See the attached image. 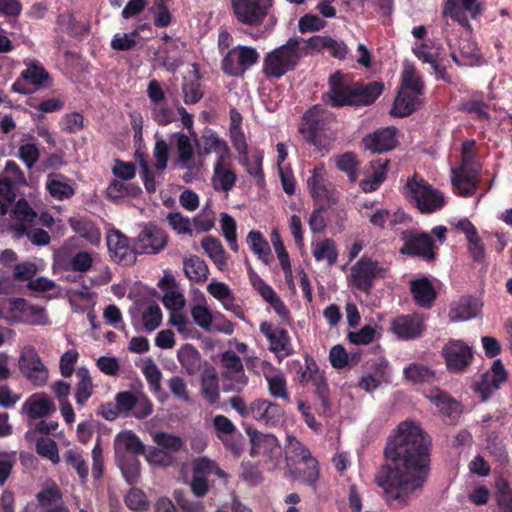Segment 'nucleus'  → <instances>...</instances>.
<instances>
[{"label":"nucleus","mask_w":512,"mask_h":512,"mask_svg":"<svg viewBox=\"0 0 512 512\" xmlns=\"http://www.w3.org/2000/svg\"><path fill=\"white\" fill-rule=\"evenodd\" d=\"M507 379V372L501 362L497 359L493 362L490 370L486 371L481 379L475 384V391L483 401H486L501 384Z\"/></svg>","instance_id":"obj_15"},{"label":"nucleus","mask_w":512,"mask_h":512,"mask_svg":"<svg viewBox=\"0 0 512 512\" xmlns=\"http://www.w3.org/2000/svg\"><path fill=\"white\" fill-rule=\"evenodd\" d=\"M481 310V303L471 297H462L452 303L449 319L452 322L467 321L476 317Z\"/></svg>","instance_id":"obj_29"},{"label":"nucleus","mask_w":512,"mask_h":512,"mask_svg":"<svg viewBox=\"0 0 512 512\" xmlns=\"http://www.w3.org/2000/svg\"><path fill=\"white\" fill-rule=\"evenodd\" d=\"M420 105V96L407 93L405 90H399L390 114L396 117H405L410 115Z\"/></svg>","instance_id":"obj_38"},{"label":"nucleus","mask_w":512,"mask_h":512,"mask_svg":"<svg viewBox=\"0 0 512 512\" xmlns=\"http://www.w3.org/2000/svg\"><path fill=\"white\" fill-rule=\"evenodd\" d=\"M259 53L251 46L238 45L225 52L221 65L225 74L233 77L244 73L259 60Z\"/></svg>","instance_id":"obj_8"},{"label":"nucleus","mask_w":512,"mask_h":512,"mask_svg":"<svg viewBox=\"0 0 512 512\" xmlns=\"http://www.w3.org/2000/svg\"><path fill=\"white\" fill-rule=\"evenodd\" d=\"M78 382L75 389V400L80 406L84 405L93 393V383L86 367H79L76 371Z\"/></svg>","instance_id":"obj_47"},{"label":"nucleus","mask_w":512,"mask_h":512,"mask_svg":"<svg viewBox=\"0 0 512 512\" xmlns=\"http://www.w3.org/2000/svg\"><path fill=\"white\" fill-rule=\"evenodd\" d=\"M220 226L222 230V234L229 244L231 250L237 252L239 249V245L237 242V225L236 221L227 213L221 214Z\"/></svg>","instance_id":"obj_60"},{"label":"nucleus","mask_w":512,"mask_h":512,"mask_svg":"<svg viewBox=\"0 0 512 512\" xmlns=\"http://www.w3.org/2000/svg\"><path fill=\"white\" fill-rule=\"evenodd\" d=\"M404 194L421 213H433L445 204L444 195L418 175L407 180Z\"/></svg>","instance_id":"obj_6"},{"label":"nucleus","mask_w":512,"mask_h":512,"mask_svg":"<svg viewBox=\"0 0 512 512\" xmlns=\"http://www.w3.org/2000/svg\"><path fill=\"white\" fill-rule=\"evenodd\" d=\"M191 316L197 326L204 330H211L213 325V314L206 304H197L191 308Z\"/></svg>","instance_id":"obj_64"},{"label":"nucleus","mask_w":512,"mask_h":512,"mask_svg":"<svg viewBox=\"0 0 512 512\" xmlns=\"http://www.w3.org/2000/svg\"><path fill=\"white\" fill-rule=\"evenodd\" d=\"M201 246L220 271H224L227 268V255L220 240L207 236L202 239Z\"/></svg>","instance_id":"obj_39"},{"label":"nucleus","mask_w":512,"mask_h":512,"mask_svg":"<svg viewBox=\"0 0 512 512\" xmlns=\"http://www.w3.org/2000/svg\"><path fill=\"white\" fill-rule=\"evenodd\" d=\"M388 164V160L381 159H377L370 163V167L372 169L371 175L360 182V187L364 192L375 191L385 180Z\"/></svg>","instance_id":"obj_43"},{"label":"nucleus","mask_w":512,"mask_h":512,"mask_svg":"<svg viewBox=\"0 0 512 512\" xmlns=\"http://www.w3.org/2000/svg\"><path fill=\"white\" fill-rule=\"evenodd\" d=\"M114 451L116 460L132 458L144 452V445L135 433L126 430L116 435Z\"/></svg>","instance_id":"obj_23"},{"label":"nucleus","mask_w":512,"mask_h":512,"mask_svg":"<svg viewBox=\"0 0 512 512\" xmlns=\"http://www.w3.org/2000/svg\"><path fill=\"white\" fill-rule=\"evenodd\" d=\"M215 474L219 478L227 481V474L220 469L214 461L207 458H199L193 463V476L207 479L209 475Z\"/></svg>","instance_id":"obj_56"},{"label":"nucleus","mask_w":512,"mask_h":512,"mask_svg":"<svg viewBox=\"0 0 512 512\" xmlns=\"http://www.w3.org/2000/svg\"><path fill=\"white\" fill-rule=\"evenodd\" d=\"M45 186L51 197L56 200L69 199L75 193L74 188L61 176L49 175Z\"/></svg>","instance_id":"obj_49"},{"label":"nucleus","mask_w":512,"mask_h":512,"mask_svg":"<svg viewBox=\"0 0 512 512\" xmlns=\"http://www.w3.org/2000/svg\"><path fill=\"white\" fill-rule=\"evenodd\" d=\"M431 440L413 421L401 422L388 441L385 455L391 461L386 474L377 478L386 501L393 507L407 505L425 482Z\"/></svg>","instance_id":"obj_1"},{"label":"nucleus","mask_w":512,"mask_h":512,"mask_svg":"<svg viewBox=\"0 0 512 512\" xmlns=\"http://www.w3.org/2000/svg\"><path fill=\"white\" fill-rule=\"evenodd\" d=\"M391 330L399 339H413L422 334L424 319L419 314L401 315L392 320Z\"/></svg>","instance_id":"obj_21"},{"label":"nucleus","mask_w":512,"mask_h":512,"mask_svg":"<svg viewBox=\"0 0 512 512\" xmlns=\"http://www.w3.org/2000/svg\"><path fill=\"white\" fill-rule=\"evenodd\" d=\"M202 141L205 154L214 153L217 156L216 160H225L231 157L227 143L216 134H206L202 137Z\"/></svg>","instance_id":"obj_53"},{"label":"nucleus","mask_w":512,"mask_h":512,"mask_svg":"<svg viewBox=\"0 0 512 512\" xmlns=\"http://www.w3.org/2000/svg\"><path fill=\"white\" fill-rule=\"evenodd\" d=\"M107 196L111 199H120L124 197H136L141 194V188L132 183H126L122 179L113 180L107 187Z\"/></svg>","instance_id":"obj_51"},{"label":"nucleus","mask_w":512,"mask_h":512,"mask_svg":"<svg viewBox=\"0 0 512 512\" xmlns=\"http://www.w3.org/2000/svg\"><path fill=\"white\" fill-rule=\"evenodd\" d=\"M400 90H405V92L417 96L422 95L423 83L421 79L416 75L413 66H405L402 74V85Z\"/></svg>","instance_id":"obj_57"},{"label":"nucleus","mask_w":512,"mask_h":512,"mask_svg":"<svg viewBox=\"0 0 512 512\" xmlns=\"http://www.w3.org/2000/svg\"><path fill=\"white\" fill-rule=\"evenodd\" d=\"M404 245L400 249L402 254H409L420 256L426 260H433L435 258L436 246L427 233H404Z\"/></svg>","instance_id":"obj_18"},{"label":"nucleus","mask_w":512,"mask_h":512,"mask_svg":"<svg viewBox=\"0 0 512 512\" xmlns=\"http://www.w3.org/2000/svg\"><path fill=\"white\" fill-rule=\"evenodd\" d=\"M426 397L444 415L456 417L461 413L460 404L439 389L431 390Z\"/></svg>","instance_id":"obj_36"},{"label":"nucleus","mask_w":512,"mask_h":512,"mask_svg":"<svg viewBox=\"0 0 512 512\" xmlns=\"http://www.w3.org/2000/svg\"><path fill=\"white\" fill-rule=\"evenodd\" d=\"M141 370L150 386V389L154 392H159L161 390L162 374L155 362L152 359H147L144 361Z\"/></svg>","instance_id":"obj_63"},{"label":"nucleus","mask_w":512,"mask_h":512,"mask_svg":"<svg viewBox=\"0 0 512 512\" xmlns=\"http://www.w3.org/2000/svg\"><path fill=\"white\" fill-rule=\"evenodd\" d=\"M26 69L21 72V77L36 87L44 86L49 74L44 67L35 60L25 61Z\"/></svg>","instance_id":"obj_52"},{"label":"nucleus","mask_w":512,"mask_h":512,"mask_svg":"<svg viewBox=\"0 0 512 512\" xmlns=\"http://www.w3.org/2000/svg\"><path fill=\"white\" fill-rule=\"evenodd\" d=\"M406 220V215L401 210L390 211L387 209H377L371 216L370 222L374 226L381 228H394L399 224H403Z\"/></svg>","instance_id":"obj_45"},{"label":"nucleus","mask_w":512,"mask_h":512,"mask_svg":"<svg viewBox=\"0 0 512 512\" xmlns=\"http://www.w3.org/2000/svg\"><path fill=\"white\" fill-rule=\"evenodd\" d=\"M107 247L111 257L124 264L135 260L134 250L129 244V239L118 230H111L107 235Z\"/></svg>","instance_id":"obj_24"},{"label":"nucleus","mask_w":512,"mask_h":512,"mask_svg":"<svg viewBox=\"0 0 512 512\" xmlns=\"http://www.w3.org/2000/svg\"><path fill=\"white\" fill-rule=\"evenodd\" d=\"M177 359L188 374H194L200 365V354L192 344L183 345L177 352Z\"/></svg>","instance_id":"obj_50"},{"label":"nucleus","mask_w":512,"mask_h":512,"mask_svg":"<svg viewBox=\"0 0 512 512\" xmlns=\"http://www.w3.org/2000/svg\"><path fill=\"white\" fill-rule=\"evenodd\" d=\"M482 13V5L478 0H447L444 7L445 16L457 21L462 26H469L467 14L476 19Z\"/></svg>","instance_id":"obj_16"},{"label":"nucleus","mask_w":512,"mask_h":512,"mask_svg":"<svg viewBox=\"0 0 512 512\" xmlns=\"http://www.w3.org/2000/svg\"><path fill=\"white\" fill-rule=\"evenodd\" d=\"M68 302L75 312H84L92 309L96 304L97 294L83 285L80 288H70L66 293Z\"/></svg>","instance_id":"obj_30"},{"label":"nucleus","mask_w":512,"mask_h":512,"mask_svg":"<svg viewBox=\"0 0 512 512\" xmlns=\"http://www.w3.org/2000/svg\"><path fill=\"white\" fill-rule=\"evenodd\" d=\"M143 328L147 332L156 330L162 323V311L157 304H143L141 310Z\"/></svg>","instance_id":"obj_55"},{"label":"nucleus","mask_w":512,"mask_h":512,"mask_svg":"<svg viewBox=\"0 0 512 512\" xmlns=\"http://www.w3.org/2000/svg\"><path fill=\"white\" fill-rule=\"evenodd\" d=\"M285 460L290 474L298 480L314 485L319 478L318 461L311 451L293 435H287Z\"/></svg>","instance_id":"obj_3"},{"label":"nucleus","mask_w":512,"mask_h":512,"mask_svg":"<svg viewBox=\"0 0 512 512\" xmlns=\"http://www.w3.org/2000/svg\"><path fill=\"white\" fill-rule=\"evenodd\" d=\"M18 367L22 375L34 386H44L49 378L47 367L33 345H24L20 350Z\"/></svg>","instance_id":"obj_7"},{"label":"nucleus","mask_w":512,"mask_h":512,"mask_svg":"<svg viewBox=\"0 0 512 512\" xmlns=\"http://www.w3.org/2000/svg\"><path fill=\"white\" fill-rule=\"evenodd\" d=\"M442 356L450 372L464 371L473 359L470 346L462 340H449L442 348Z\"/></svg>","instance_id":"obj_13"},{"label":"nucleus","mask_w":512,"mask_h":512,"mask_svg":"<svg viewBox=\"0 0 512 512\" xmlns=\"http://www.w3.org/2000/svg\"><path fill=\"white\" fill-rule=\"evenodd\" d=\"M70 225L74 232L79 234L80 237L87 240L91 245H98L101 239L100 230L89 219H71Z\"/></svg>","instance_id":"obj_48"},{"label":"nucleus","mask_w":512,"mask_h":512,"mask_svg":"<svg viewBox=\"0 0 512 512\" xmlns=\"http://www.w3.org/2000/svg\"><path fill=\"white\" fill-rule=\"evenodd\" d=\"M116 463L129 484L138 481L140 477V462L137 457L117 459Z\"/></svg>","instance_id":"obj_61"},{"label":"nucleus","mask_w":512,"mask_h":512,"mask_svg":"<svg viewBox=\"0 0 512 512\" xmlns=\"http://www.w3.org/2000/svg\"><path fill=\"white\" fill-rule=\"evenodd\" d=\"M159 287L164 292L162 302L165 308L170 313L180 312L184 308L186 300L174 276L171 274L164 275L159 281Z\"/></svg>","instance_id":"obj_20"},{"label":"nucleus","mask_w":512,"mask_h":512,"mask_svg":"<svg viewBox=\"0 0 512 512\" xmlns=\"http://www.w3.org/2000/svg\"><path fill=\"white\" fill-rule=\"evenodd\" d=\"M22 411L29 419H41L55 413L56 406L46 393L38 392L25 400Z\"/></svg>","instance_id":"obj_22"},{"label":"nucleus","mask_w":512,"mask_h":512,"mask_svg":"<svg viewBox=\"0 0 512 512\" xmlns=\"http://www.w3.org/2000/svg\"><path fill=\"white\" fill-rule=\"evenodd\" d=\"M185 276L193 283L202 284L209 276L206 262L197 255H189L182 261Z\"/></svg>","instance_id":"obj_31"},{"label":"nucleus","mask_w":512,"mask_h":512,"mask_svg":"<svg viewBox=\"0 0 512 512\" xmlns=\"http://www.w3.org/2000/svg\"><path fill=\"white\" fill-rule=\"evenodd\" d=\"M386 269L378 262L367 257H362L350 269L348 276L349 285L363 292H369L376 277H384Z\"/></svg>","instance_id":"obj_10"},{"label":"nucleus","mask_w":512,"mask_h":512,"mask_svg":"<svg viewBox=\"0 0 512 512\" xmlns=\"http://www.w3.org/2000/svg\"><path fill=\"white\" fill-rule=\"evenodd\" d=\"M236 179V174L232 169L231 157L215 161L211 182L216 191L228 193L235 186Z\"/></svg>","instance_id":"obj_27"},{"label":"nucleus","mask_w":512,"mask_h":512,"mask_svg":"<svg viewBox=\"0 0 512 512\" xmlns=\"http://www.w3.org/2000/svg\"><path fill=\"white\" fill-rule=\"evenodd\" d=\"M220 361L223 367V376L234 381L232 388L241 389L244 387L247 383V377L244 374L240 357L233 351H226L222 353Z\"/></svg>","instance_id":"obj_25"},{"label":"nucleus","mask_w":512,"mask_h":512,"mask_svg":"<svg viewBox=\"0 0 512 512\" xmlns=\"http://www.w3.org/2000/svg\"><path fill=\"white\" fill-rule=\"evenodd\" d=\"M237 20L248 26L262 24L272 6V0H231Z\"/></svg>","instance_id":"obj_11"},{"label":"nucleus","mask_w":512,"mask_h":512,"mask_svg":"<svg viewBox=\"0 0 512 512\" xmlns=\"http://www.w3.org/2000/svg\"><path fill=\"white\" fill-rule=\"evenodd\" d=\"M312 255L317 262L326 261L329 266L334 265L338 258V251L333 240L324 238L312 242Z\"/></svg>","instance_id":"obj_42"},{"label":"nucleus","mask_w":512,"mask_h":512,"mask_svg":"<svg viewBox=\"0 0 512 512\" xmlns=\"http://www.w3.org/2000/svg\"><path fill=\"white\" fill-rule=\"evenodd\" d=\"M246 242L253 253L265 265H268L272 261L273 257L269 243L259 231H250L247 235Z\"/></svg>","instance_id":"obj_44"},{"label":"nucleus","mask_w":512,"mask_h":512,"mask_svg":"<svg viewBox=\"0 0 512 512\" xmlns=\"http://www.w3.org/2000/svg\"><path fill=\"white\" fill-rule=\"evenodd\" d=\"M334 163L340 171L347 174L351 181H355L357 179V167L359 163L354 153L346 152L344 154L337 155L334 157Z\"/></svg>","instance_id":"obj_59"},{"label":"nucleus","mask_w":512,"mask_h":512,"mask_svg":"<svg viewBox=\"0 0 512 512\" xmlns=\"http://www.w3.org/2000/svg\"><path fill=\"white\" fill-rule=\"evenodd\" d=\"M63 459L65 463L73 468L77 475L79 476L82 482H85L88 478V465L85 461L82 452L77 448L68 449L64 455Z\"/></svg>","instance_id":"obj_54"},{"label":"nucleus","mask_w":512,"mask_h":512,"mask_svg":"<svg viewBox=\"0 0 512 512\" xmlns=\"http://www.w3.org/2000/svg\"><path fill=\"white\" fill-rule=\"evenodd\" d=\"M426 397L444 415L456 417L461 413L460 404L439 389L431 390Z\"/></svg>","instance_id":"obj_35"},{"label":"nucleus","mask_w":512,"mask_h":512,"mask_svg":"<svg viewBox=\"0 0 512 512\" xmlns=\"http://www.w3.org/2000/svg\"><path fill=\"white\" fill-rule=\"evenodd\" d=\"M405 377L414 382H429L434 379V373L423 364L413 363L404 369Z\"/></svg>","instance_id":"obj_62"},{"label":"nucleus","mask_w":512,"mask_h":512,"mask_svg":"<svg viewBox=\"0 0 512 512\" xmlns=\"http://www.w3.org/2000/svg\"><path fill=\"white\" fill-rule=\"evenodd\" d=\"M410 290L415 301L422 307H430L436 297L434 287L427 278L412 280Z\"/></svg>","instance_id":"obj_40"},{"label":"nucleus","mask_w":512,"mask_h":512,"mask_svg":"<svg viewBox=\"0 0 512 512\" xmlns=\"http://www.w3.org/2000/svg\"><path fill=\"white\" fill-rule=\"evenodd\" d=\"M11 217L19 221V224L12 225L18 236L26 233L24 223L31 224L37 217V213L29 206L25 199H19L11 208Z\"/></svg>","instance_id":"obj_33"},{"label":"nucleus","mask_w":512,"mask_h":512,"mask_svg":"<svg viewBox=\"0 0 512 512\" xmlns=\"http://www.w3.org/2000/svg\"><path fill=\"white\" fill-rule=\"evenodd\" d=\"M259 330L267 339L269 350L275 355L279 363H281L284 358L295 353L291 337L286 329L264 321L260 324Z\"/></svg>","instance_id":"obj_12"},{"label":"nucleus","mask_w":512,"mask_h":512,"mask_svg":"<svg viewBox=\"0 0 512 512\" xmlns=\"http://www.w3.org/2000/svg\"><path fill=\"white\" fill-rule=\"evenodd\" d=\"M308 48L314 51L326 50L332 57L343 59L348 53L347 45L329 36L315 35L307 40Z\"/></svg>","instance_id":"obj_28"},{"label":"nucleus","mask_w":512,"mask_h":512,"mask_svg":"<svg viewBox=\"0 0 512 512\" xmlns=\"http://www.w3.org/2000/svg\"><path fill=\"white\" fill-rule=\"evenodd\" d=\"M172 138L176 139V149L178 153L177 167L185 169H194L196 166L193 163L194 158V147L190 138L180 132H176L172 135Z\"/></svg>","instance_id":"obj_34"},{"label":"nucleus","mask_w":512,"mask_h":512,"mask_svg":"<svg viewBox=\"0 0 512 512\" xmlns=\"http://www.w3.org/2000/svg\"><path fill=\"white\" fill-rule=\"evenodd\" d=\"M451 57L458 65L473 66L479 62L480 53L474 41L471 39H461L459 42V53L452 52Z\"/></svg>","instance_id":"obj_37"},{"label":"nucleus","mask_w":512,"mask_h":512,"mask_svg":"<svg viewBox=\"0 0 512 512\" xmlns=\"http://www.w3.org/2000/svg\"><path fill=\"white\" fill-rule=\"evenodd\" d=\"M252 457H263L269 469H276L282 458V448L278 439L272 434L254 432L250 434Z\"/></svg>","instance_id":"obj_9"},{"label":"nucleus","mask_w":512,"mask_h":512,"mask_svg":"<svg viewBox=\"0 0 512 512\" xmlns=\"http://www.w3.org/2000/svg\"><path fill=\"white\" fill-rule=\"evenodd\" d=\"M260 369L266 381L269 395L276 399L289 400L287 380L284 373L267 360L261 361Z\"/></svg>","instance_id":"obj_17"},{"label":"nucleus","mask_w":512,"mask_h":512,"mask_svg":"<svg viewBox=\"0 0 512 512\" xmlns=\"http://www.w3.org/2000/svg\"><path fill=\"white\" fill-rule=\"evenodd\" d=\"M326 170L323 165L312 170V175L307 180V185L313 198L328 199L331 191V184L326 178Z\"/></svg>","instance_id":"obj_32"},{"label":"nucleus","mask_w":512,"mask_h":512,"mask_svg":"<svg viewBox=\"0 0 512 512\" xmlns=\"http://www.w3.org/2000/svg\"><path fill=\"white\" fill-rule=\"evenodd\" d=\"M475 141L467 140L462 146V160L459 168H452V184L461 196L468 197L475 193L480 174V164L475 159Z\"/></svg>","instance_id":"obj_4"},{"label":"nucleus","mask_w":512,"mask_h":512,"mask_svg":"<svg viewBox=\"0 0 512 512\" xmlns=\"http://www.w3.org/2000/svg\"><path fill=\"white\" fill-rule=\"evenodd\" d=\"M59 266L66 271H75L85 273L89 271L93 265L92 254L87 251H79L72 255L69 259L60 256L58 259Z\"/></svg>","instance_id":"obj_41"},{"label":"nucleus","mask_w":512,"mask_h":512,"mask_svg":"<svg viewBox=\"0 0 512 512\" xmlns=\"http://www.w3.org/2000/svg\"><path fill=\"white\" fill-rule=\"evenodd\" d=\"M166 233L154 225L145 226L137 236L135 251L141 254H157L167 245Z\"/></svg>","instance_id":"obj_14"},{"label":"nucleus","mask_w":512,"mask_h":512,"mask_svg":"<svg viewBox=\"0 0 512 512\" xmlns=\"http://www.w3.org/2000/svg\"><path fill=\"white\" fill-rule=\"evenodd\" d=\"M301 58L300 41L290 38L285 44L268 52L263 60V73L267 77L280 78L296 68Z\"/></svg>","instance_id":"obj_5"},{"label":"nucleus","mask_w":512,"mask_h":512,"mask_svg":"<svg viewBox=\"0 0 512 512\" xmlns=\"http://www.w3.org/2000/svg\"><path fill=\"white\" fill-rule=\"evenodd\" d=\"M252 418L266 426H277L284 420L283 408L267 399H256L251 402Z\"/></svg>","instance_id":"obj_19"},{"label":"nucleus","mask_w":512,"mask_h":512,"mask_svg":"<svg viewBox=\"0 0 512 512\" xmlns=\"http://www.w3.org/2000/svg\"><path fill=\"white\" fill-rule=\"evenodd\" d=\"M330 91L327 102L333 107L344 105H370L382 93L383 85L373 82L368 85L349 83L341 72H335L329 79Z\"/></svg>","instance_id":"obj_2"},{"label":"nucleus","mask_w":512,"mask_h":512,"mask_svg":"<svg viewBox=\"0 0 512 512\" xmlns=\"http://www.w3.org/2000/svg\"><path fill=\"white\" fill-rule=\"evenodd\" d=\"M396 129L387 127L368 134L363 138L365 149L373 153H383L396 146Z\"/></svg>","instance_id":"obj_26"},{"label":"nucleus","mask_w":512,"mask_h":512,"mask_svg":"<svg viewBox=\"0 0 512 512\" xmlns=\"http://www.w3.org/2000/svg\"><path fill=\"white\" fill-rule=\"evenodd\" d=\"M331 119V115L319 105L314 106L305 113L304 125L311 131L321 130L323 123Z\"/></svg>","instance_id":"obj_58"},{"label":"nucleus","mask_w":512,"mask_h":512,"mask_svg":"<svg viewBox=\"0 0 512 512\" xmlns=\"http://www.w3.org/2000/svg\"><path fill=\"white\" fill-rule=\"evenodd\" d=\"M38 504L34 512H40L52 506L61 504L62 493L58 486L51 482L45 486L36 495Z\"/></svg>","instance_id":"obj_46"}]
</instances>
